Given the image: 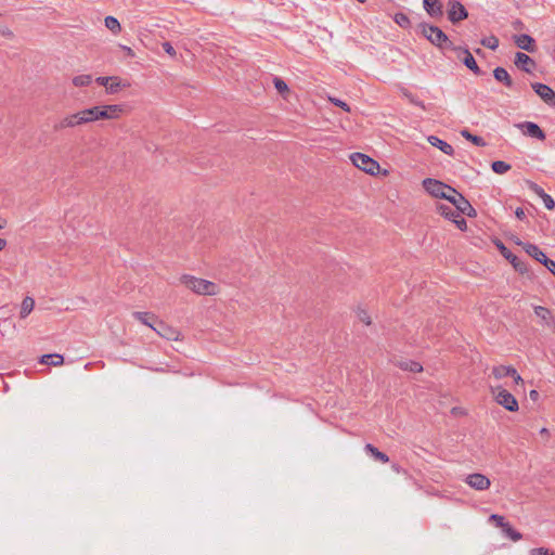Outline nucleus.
I'll return each mask as SVG.
<instances>
[{
  "label": "nucleus",
  "mask_w": 555,
  "mask_h": 555,
  "mask_svg": "<svg viewBox=\"0 0 555 555\" xmlns=\"http://www.w3.org/2000/svg\"><path fill=\"white\" fill-rule=\"evenodd\" d=\"M180 282L197 295L212 296L219 293V287L216 283L190 274H183L180 278Z\"/></svg>",
  "instance_id": "1"
},
{
  "label": "nucleus",
  "mask_w": 555,
  "mask_h": 555,
  "mask_svg": "<svg viewBox=\"0 0 555 555\" xmlns=\"http://www.w3.org/2000/svg\"><path fill=\"white\" fill-rule=\"evenodd\" d=\"M85 111L88 124H90L98 120L117 119L122 114L124 108L118 104H107L92 106L85 108Z\"/></svg>",
  "instance_id": "2"
},
{
  "label": "nucleus",
  "mask_w": 555,
  "mask_h": 555,
  "mask_svg": "<svg viewBox=\"0 0 555 555\" xmlns=\"http://www.w3.org/2000/svg\"><path fill=\"white\" fill-rule=\"evenodd\" d=\"M422 34L435 46L440 49L452 48V42L448 36L437 26L422 24Z\"/></svg>",
  "instance_id": "3"
},
{
  "label": "nucleus",
  "mask_w": 555,
  "mask_h": 555,
  "mask_svg": "<svg viewBox=\"0 0 555 555\" xmlns=\"http://www.w3.org/2000/svg\"><path fill=\"white\" fill-rule=\"evenodd\" d=\"M490 390L498 404L509 412H516L518 410L519 406L516 398L502 386H491Z\"/></svg>",
  "instance_id": "4"
},
{
  "label": "nucleus",
  "mask_w": 555,
  "mask_h": 555,
  "mask_svg": "<svg viewBox=\"0 0 555 555\" xmlns=\"http://www.w3.org/2000/svg\"><path fill=\"white\" fill-rule=\"evenodd\" d=\"M86 111L81 109L73 114L64 116L57 124L54 125L55 131H61L67 128H77L88 124Z\"/></svg>",
  "instance_id": "5"
},
{
  "label": "nucleus",
  "mask_w": 555,
  "mask_h": 555,
  "mask_svg": "<svg viewBox=\"0 0 555 555\" xmlns=\"http://www.w3.org/2000/svg\"><path fill=\"white\" fill-rule=\"evenodd\" d=\"M423 186L430 195L438 198L447 199L449 193H455V189L431 178H426L423 180Z\"/></svg>",
  "instance_id": "6"
},
{
  "label": "nucleus",
  "mask_w": 555,
  "mask_h": 555,
  "mask_svg": "<svg viewBox=\"0 0 555 555\" xmlns=\"http://www.w3.org/2000/svg\"><path fill=\"white\" fill-rule=\"evenodd\" d=\"M352 164L366 173L375 175L379 170V164L370 156L362 153H353L350 156Z\"/></svg>",
  "instance_id": "7"
},
{
  "label": "nucleus",
  "mask_w": 555,
  "mask_h": 555,
  "mask_svg": "<svg viewBox=\"0 0 555 555\" xmlns=\"http://www.w3.org/2000/svg\"><path fill=\"white\" fill-rule=\"evenodd\" d=\"M447 201L455 206V208L468 217L476 216V210L470 203L455 190V193H449Z\"/></svg>",
  "instance_id": "8"
},
{
  "label": "nucleus",
  "mask_w": 555,
  "mask_h": 555,
  "mask_svg": "<svg viewBox=\"0 0 555 555\" xmlns=\"http://www.w3.org/2000/svg\"><path fill=\"white\" fill-rule=\"evenodd\" d=\"M448 18L451 23L456 24L468 16L465 7L457 0H449L447 3Z\"/></svg>",
  "instance_id": "9"
},
{
  "label": "nucleus",
  "mask_w": 555,
  "mask_h": 555,
  "mask_svg": "<svg viewBox=\"0 0 555 555\" xmlns=\"http://www.w3.org/2000/svg\"><path fill=\"white\" fill-rule=\"evenodd\" d=\"M437 209L441 216L453 221L460 230L463 231L466 229V220L461 217L462 212H460L457 209H453L450 206L443 204L439 205Z\"/></svg>",
  "instance_id": "10"
},
{
  "label": "nucleus",
  "mask_w": 555,
  "mask_h": 555,
  "mask_svg": "<svg viewBox=\"0 0 555 555\" xmlns=\"http://www.w3.org/2000/svg\"><path fill=\"white\" fill-rule=\"evenodd\" d=\"M465 482L474 490L485 491L489 489L491 481L490 479L480 473L469 474L465 478Z\"/></svg>",
  "instance_id": "11"
},
{
  "label": "nucleus",
  "mask_w": 555,
  "mask_h": 555,
  "mask_svg": "<svg viewBox=\"0 0 555 555\" xmlns=\"http://www.w3.org/2000/svg\"><path fill=\"white\" fill-rule=\"evenodd\" d=\"M153 330L163 338L167 339V340H173V341H178L181 339V334L180 332L166 324L165 322L163 321H156V326L153 327Z\"/></svg>",
  "instance_id": "12"
},
{
  "label": "nucleus",
  "mask_w": 555,
  "mask_h": 555,
  "mask_svg": "<svg viewBox=\"0 0 555 555\" xmlns=\"http://www.w3.org/2000/svg\"><path fill=\"white\" fill-rule=\"evenodd\" d=\"M452 49L456 52L457 59L467 68H469L476 75L480 74V68L478 67L473 54L467 49L456 48V47H452Z\"/></svg>",
  "instance_id": "13"
},
{
  "label": "nucleus",
  "mask_w": 555,
  "mask_h": 555,
  "mask_svg": "<svg viewBox=\"0 0 555 555\" xmlns=\"http://www.w3.org/2000/svg\"><path fill=\"white\" fill-rule=\"evenodd\" d=\"M531 87L541 100L551 106H555V92L552 88L541 82H534Z\"/></svg>",
  "instance_id": "14"
},
{
  "label": "nucleus",
  "mask_w": 555,
  "mask_h": 555,
  "mask_svg": "<svg viewBox=\"0 0 555 555\" xmlns=\"http://www.w3.org/2000/svg\"><path fill=\"white\" fill-rule=\"evenodd\" d=\"M95 81L105 87L106 92L109 94H114L118 92L121 87H128L129 85H121V80L119 77L111 76V77H98Z\"/></svg>",
  "instance_id": "15"
},
{
  "label": "nucleus",
  "mask_w": 555,
  "mask_h": 555,
  "mask_svg": "<svg viewBox=\"0 0 555 555\" xmlns=\"http://www.w3.org/2000/svg\"><path fill=\"white\" fill-rule=\"evenodd\" d=\"M516 126L521 130V132L525 135L535 138L539 140L545 139V133L543 132V130L537 124H534L532 121H524Z\"/></svg>",
  "instance_id": "16"
},
{
  "label": "nucleus",
  "mask_w": 555,
  "mask_h": 555,
  "mask_svg": "<svg viewBox=\"0 0 555 555\" xmlns=\"http://www.w3.org/2000/svg\"><path fill=\"white\" fill-rule=\"evenodd\" d=\"M516 244L522 246L525 251L540 263L544 264L548 260L546 255L537 245L524 243L519 240L516 241Z\"/></svg>",
  "instance_id": "17"
},
{
  "label": "nucleus",
  "mask_w": 555,
  "mask_h": 555,
  "mask_svg": "<svg viewBox=\"0 0 555 555\" xmlns=\"http://www.w3.org/2000/svg\"><path fill=\"white\" fill-rule=\"evenodd\" d=\"M527 184L530 191H532L534 194L541 197L546 209L552 210L555 208L554 199L552 198L551 195L546 194L540 185L532 181H528Z\"/></svg>",
  "instance_id": "18"
},
{
  "label": "nucleus",
  "mask_w": 555,
  "mask_h": 555,
  "mask_svg": "<svg viewBox=\"0 0 555 555\" xmlns=\"http://www.w3.org/2000/svg\"><path fill=\"white\" fill-rule=\"evenodd\" d=\"M496 247L499 248V250L501 251V254L507 259L511 261V263L513 264V267L520 271V272H524L526 270V267L525 264L515 256L512 254V251L505 247V245L502 243V242H496L495 243Z\"/></svg>",
  "instance_id": "19"
},
{
  "label": "nucleus",
  "mask_w": 555,
  "mask_h": 555,
  "mask_svg": "<svg viewBox=\"0 0 555 555\" xmlns=\"http://www.w3.org/2000/svg\"><path fill=\"white\" fill-rule=\"evenodd\" d=\"M515 65L526 73H531L535 64L526 53L517 52L515 55Z\"/></svg>",
  "instance_id": "20"
},
{
  "label": "nucleus",
  "mask_w": 555,
  "mask_h": 555,
  "mask_svg": "<svg viewBox=\"0 0 555 555\" xmlns=\"http://www.w3.org/2000/svg\"><path fill=\"white\" fill-rule=\"evenodd\" d=\"M424 9L431 17H441L443 14L442 4L439 0H423Z\"/></svg>",
  "instance_id": "21"
},
{
  "label": "nucleus",
  "mask_w": 555,
  "mask_h": 555,
  "mask_svg": "<svg viewBox=\"0 0 555 555\" xmlns=\"http://www.w3.org/2000/svg\"><path fill=\"white\" fill-rule=\"evenodd\" d=\"M427 141L429 144L439 149L441 152H443L444 154H447L449 156H452L454 154V149L452 147V145L449 144L448 142L439 139L436 135H429L427 138Z\"/></svg>",
  "instance_id": "22"
},
{
  "label": "nucleus",
  "mask_w": 555,
  "mask_h": 555,
  "mask_svg": "<svg viewBox=\"0 0 555 555\" xmlns=\"http://www.w3.org/2000/svg\"><path fill=\"white\" fill-rule=\"evenodd\" d=\"M515 43L521 50L533 52L534 51V40L531 36L522 34L515 38Z\"/></svg>",
  "instance_id": "23"
},
{
  "label": "nucleus",
  "mask_w": 555,
  "mask_h": 555,
  "mask_svg": "<svg viewBox=\"0 0 555 555\" xmlns=\"http://www.w3.org/2000/svg\"><path fill=\"white\" fill-rule=\"evenodd\" d=\"M133 318L143 323L144 325H147L149 327L153 328L156 326L157 318L150 312H141L135 311L132 313Z\"/></svg>",
  "instance_id": "24"
},
{
  "label": "nucleus",
  "mask_w": 555,
  "mask_h": 555,
  "mask_svg": "<svg viewBox=\"0 0 555 555\" xmlns=\"http://www.w3.org/2000/svg\"><path fill=\"white\" fill-rule=\"evenodd\" d=\"M395 364L403 371L416 373L423 371V366L418 362L412 360H398Z\"/></svg>",
  "instance_id": "25"
},
{
  "label": "nucleus",
  "mask_w": 555,
  "mask_h": 555,
  "mask_svg": "<svg viewBox=\"0 0 555 555\" xmlns=\"http://www.w3.org/2000/svg\"><path fill=\"white\" fill-rule=\"evenodd\" d=\"M493 76L498 81L504 83L507 88L513 87V80L505 68L496 67L493 70Z\"/></svg>",
  "instance_id": "26"
},
{
  "label": "nucleus",
  "mask_w": 555,
  "mask_h": 555,
  "mask_svg": "<svg viewBox=\"0 0 555 555\" xmlns=\"http://www.w3.org/2000/svg\"><path fill=\"white\" fill-rule=\"evenodd\" d=\"M365 451L367 453H370L376 461L380 462V463H388L389 462V456L379 451L376 447H374L373 444L371 443H366L365 447H364Z\"/></svg>",
  "instance_id": "27"
},
{
  "label": "nucleus",
  "mask_w": 555,
  "mask_h": 555,
  "mask_svg": "<svg viewBox=\"0 0 555 555\" xmlns=\"http://www.w3.org/2000/svg\"><path fill=\"white\" fill-rule=\"evenodd\" d=\"M512 374H515V369L513 366L498 365L492 367V375L496 379H502L506 376H511Z\"/></svg>",
  "instance_id": "28"
},
{
  "label": "nucleus",
  "mask_w": 555,
  "mask_h": 555,
  "mask_svg": "<svg viewBox=\"0 0 555 555\" xmlns=\"http://www.w3.org/2000/svg\"><path fill=\"white\" fill-rule=\"evenodd\" d=\"M63 362H64V358L62 354H59V353L43 354L40 359V363L51 364L54 366L62 365Z\"/></svg>",
  "instance_id": "29"
},
{
  "label": "nucleus",
  "mask_w": 555,
  "mask_h": 555,
  "mask_svg": "<svg viewBox=\"0 0 555 555\" xmlns=\"http://www.w3.org/2000/svg\"><path fill=\"white\" fill-rule=\"evenodd\" d=\"M34 307H35L34 298L26 296L23 299L22 305H21L20 317L22 319H25L34 310Z\"/></svg>",
  "instance_id": "30"
},
{
  "label": "nucleus",
  "mask_w": 555,
  "mask_h": 555,
  "mask_svg": "<svg viewBox=\"0 0 555 555\" xmlns=\"http://www.w3.org/2000/svg\"><path fill=\"white\" fill-rule=\"evenodd\" d=\"M534 313L538 318H540L546 325H551V322L553 321L552 312L550 309L542 307V306H535L534 307Z\"/></svg>",
  "instance_id": "31"
},
{
  "label": "nucleus",
  "mask_w": 555,
  "mask_h": 555,
  "mask_svg": "<svg viewBox=\"0 0 555 555\" xmlns=\"http://www.w3.org/2000/svg\"><path fill=\"white\" fill-rule=\"evenodd\" d=\"M461 135L477 146L486 145V142L481 137L470 133L467 129L462 130Z\"/></svg>",
  "instance_id": "32"
},
{
  "label": "nucleus",
  "mask_w": 555,
  "mask_h": 555,
  "mask_svg": "<svg viewBox=\"0 0 555 555\" xmlns=\"http://www.w3.org/2000/svg\"><path fill=\"white\" fill-rule=\"evenodd\" d=\"M72 82L75 87H86L92 82V76L88 74L78 75L73 78Z\"/></svg>",
  "instance_id": "33"
},
{
  "label": "nucleus",
  "mask_w": 555,
  "mask_h": 555,
  "mask_svg": "<svg viewBox=\"0 0 555 555\" xmlns=\"http://www.w3.org/2000/svg\"><path fill=\"white\" fill-rule=\"evenodd\" d=\"M491 168L495 173L503 175L511 169V165L503 160H495L492 163Z\"/></svg>",
  "instance_id": "34"
},
{
  "label": "nucleus",
  "mask_w": 555,
  "mask_h": 555,
  "mask_svg": "<svg viewBox=\"0 0 555 555\" xmlns=\"http://www.w3.org/2000/svg\"><path fill=\"white\" fill-rule=\"evenodd\" d=\"M502 530L505 533V535L513 541H519L521 539V533L512 528L508 522H506V525L503 526Z\"/></svg>",
  "instance_id": "35"
},
{
  "label": "nucleus",
  "mask_w": 555,
  "mask_h": 555,
  "mask_svg": "<svg viewBox=\"0 0 555 555\" xmlns=\"http://www.w3.org/2000/svg\"><path fill=\"white\" fill-rule=\"evenodd\" d=\"M105 26L114 34H118L121 28L118 20L114 16L105 17Z\"/></svg>",
  "instance_id": "36"
},
{
  "label": "nucleus",
  "mask_w": 555,
  "mask_h": 555,
  "mask_svg": "<svg viewBox=\"0 0 555 555\" xmlns=\"http://www.w3.org/2000/svg\"><path fill=\"white\" fill-rule=\"evenodd\" d=\"M481 44L490 50H495L499 47V39L495 36H490L483 38Z\"/></svg>",
  "instance_id": "37"
},
{
  "label": "nucleus",
  "mask_w": 555,
  "mask_h": 555,
  "mask_svg": "<svg viewBox=\"0 0 555 555\" xmlns=\"http://www.w3.org/2000/svg\"><path fill=\"white\" fill-rule=\"evenodd\" d=\"M395 22L403 28H408L410 26V20L409 17L403 13H397L395 15Z\"/></svg>",
  "instance_id": "38"
},
{
  "label": "nucleus",
  "mask_w": 555,
  "mask_h": 555,
  "mask_svg": "<svg viewBox=\"0 0 555 555\" xmlns=\"http://www.w3.org/2000/svg\"><path fill=\"white\" fill-rule=\"evenodd\" d=\"M274 87L278 90L279 93L283 94L288 91V87L284 80L281 78L275 77L274 80Z\"/></svg>",
  "instance_id": "39"
},
{
  "label": "nucleus",
  "mask_w": 555,
  "mask_h": 555,
  "mask_svg": "<svg viewBox=\"0 0 555 555\" xmlns=\"http://www.w3.org/2000/svg\"><path fill=\"white\" fill-rule=\"evenodd\" d=\"M328 101L335 106L343 108L345 112H350V106L346 102L333 96H328Z\"/></svg>",
  "instance_id": "40"
},
{
  "label": "nucleus",
  "mask_w": 555,
  "mask_h": 555,
  "mask_svg": "<svg viewBox=\"0 0 555 555\" xmlns=\"http://www.w3.org/2000/svg\"><path fill=\"white\" fill-rule=\"evenodd\" d=\"M162 46H163V49L165 50V52L167 54H169L171 57H175L177 55V52L170 42L165 41V42H163Z\"/></svg>",
  "instance_id": "41"
},
{
  "label": "nucleus",
  "mask_w": 555,
  "mask_h": 555,
  "mask_svg": "<svg viewBox=\"0 0 555 555\" xmlns=\"http://www.w3.org/2000/svg\"><path fill=\"white\" fill-rule=\"evenodd\" d=\"M530 555H555V554L550 552L548 548L538 547V548H532L530 551Z\"/></svg>",
  "instance_id": "42"
},
{
  "label": "nucleus",
  "mask_w": 555,
  "mask_h": 555,
  "mask_svg": "<svg viewBox=\"0 0 555 555\" xmlns=\"http://www.w3.org/2000/svg\"><path fill=\"white\" fill-rule=\"evenodd\" d=\"M358 317H359V320L361 322H363L364 324L366 325H370L372 323V319L371 317L369 315V313L364 310H361L359 313H358Z\"/></svg>",
  "instance_id": "43"
},
{
  "label": "nucleus",
  "mask_w": 555,
  "mask_h": 555,
  "mask_svg": "<svg viewBox=\"0 0 555 555\" xmlns=\"http://www.w3.org/2000/svg\"><path fill=\"white\" fill-rule=\"evenodd\" d=\"M490 520L495 521V525L500 528H503V526L506 525L504 517L496 514H492L490 516Z\"/></svg>",
  "instance_id": "44"
},
{
  "label": "nucleus",
  "mask_w": 555,
  "mask_h": 555,
  "mask_svg": "<svg viewBox=\"0 0 555 555\" xmlns=\"http://www.w3.org/2000/svg\"><path fill=\"white\" fill-rule=\"evenodd\" d=\"M391 469L397 474H403L405 476H409L408 472L403 469L399 464L392 463Z\"/></svg>",
  "instance_id": "45"
},
{
  "label": "nucleus",
  "mask_w": 555,
  "mask_h": 555,
  "mask_svg": "<svg viewBox=\"0 0 555 555\" xmlns=\"http://www.w3.org/2000/svg\"><path fill=\"white\" fill-rule=\"evenodd\" d=\"M544 266L547 268V270L555 275V261L552 259H548Z\"/></svg>",
  "instance_id": "46"
},
{
  "label": "nucleus",
  "mask_w": 555,
  "mask_h": 555,
  "mask_svg": "<svg viewBox=\"0 0 555 555\" xmlns=\"http://www.w3.org/2000/svg\"><path fill=\"white\" fill-rule=\"evenodd\" d=\"M515 215L520 220L525 219L526 217L525 210L521 207L516 208Z\"/></svg>",
  "instance_id": "47"
},
{
  "label": "nucleus",
  "mask_w": 555,
  "mask_h": 555,
  "mask_svg": "<svg viewBox=\"0 0 555 555\" xmlns=\"http://www.w3.org/2000/svg\"><path fill=\"white\" fill-rule=\"evenodd\" d=\"M511 377L514 379L515 384L524 383L521 376L515 370V374H512Z\"/></svg>",
  "instance_id": "48"
},
{
  "label": "nucleus",
  "mask_w": 555,
  "mask_h": 555,
  "mask_svg": "<svg viewBox=\"0 0 555 555\" xmlns=\"http://www.w3.org/2000/svg\"><path fill=\"white\" fill-rule=\"evenodd\" d=\"M121 49L127 53V55L133 57L134 56V52L131 48L129 47H126V46H120Z\"/></svg>",
  "instance_id": "49"
},
{
  "label": "nucleus",
  "mask_w": 555,
  "mask_h": 555,
  "mask_svg": "<svg viewBox=\"0 0 555 555\" xmlns=\"http://www.w3.org/2000/svg\"><path fill=\"white\" fill-rule=\"evenodd\" d=\"M7 246V241L4 238H0V251L3 250Z\"/></svg>",
  "instance_id": "50"
},
{
  "label": "nucleus",
  "mask_w": 555,
  "mask_h": 555,
  "mask_svg": "<svg viewBox=\"0 0 555 555\" xmlns=\"http://www.w3.org/2000/svg\"><path fill=\"white\" fill-rule=\"evenodd\" d=\"M538 396H539V393H538V391H537V390H531V391H530V398H531V399L535 400V399L538 398Z\"/></svg>",
  "instance_id": "51"
},
{
  "label": "nucleus",
  "mask_w": 555,
  "mask_h": 555,
  "mask_svg": "<svg viewBox=\"0 0 555 555\" xmlns=\"http://www.w3.org/2000/svg\"><path fill=\"white\" fill-rule=\"evenodd\" d=\"M540 433H541V435H545V436H548V434H550V433H548V430H547L546 428H542V429L540 430Z\"/></svg>",
  "instance_id": "52"
},
{
  "label": "nucleus",
  "mask_w": 555,
  "mask_h": 555,
  "mask_svg": "<svg viewBox=\"0 0 555 555\" xmlns=\"http://www.w3.org/2000/svg\"><path fill=\"white\" fill-rule=\"evenodd\" d=\"M0 33L4 35L5 34V29L3 27H0Z\"/></svg>",
  "instance_id": "53"
},
{
  "label": "nucleus",
  "mask_w": 555,
  "mask_h": 555,
  "mask_svg": "<svg viewBox=\"0 0 555 555\" xmlns=\"http://www.w3.org/2000/svg\"><path fill=\"white\" fill-rule=\"evenodd\" d=\"M452 412L453 413H459V410L456 408H453Z\"/></svg>",
  "instance_id": "54"
},
{
  "label": "nucleus",
  "mask_w": 555,
  "mask_h": 555,
  "mask_svg": "<svg viewBox=\"0 0 555 555\" xmlns=\"http://www.w3.org/2000/svg\"><path fill=\"white\" fill-rule=\"evenodd\" d=\"M452 412L453 413H459V410L456 408H453Z\"/></svg>",
  "instance_id": "55"
},
{
  "label": "nucleus",
  "mask_w": 555,
  "mask_h": 555,
  "mask_svg": "<svg viewBox=\"0 0 555 555\" xmlns=\"http://www.w3.org/2000/svg\"><path fill=\"white\" fill-rule=\"evenodd\" d=\"M358 1L361 2V3L365 2V0H358Z\"/></svg>",
  "instance_id": "56"
},
{
  "label": "nucleus",
  "mask_w": 555,
  "mask_h": 555,
  "mask_svg": "<svg viewBox=\"0 0 555 555\" xmlns=\"http://www.w3.org/2000/svg\"><path fill=\"white\" fill-rule=\"evenodd\" d=\"M2 228H3V225H2V224H0V230H1Z\"/></svg>",
  "instance_id": "57"
}]
</instances>
